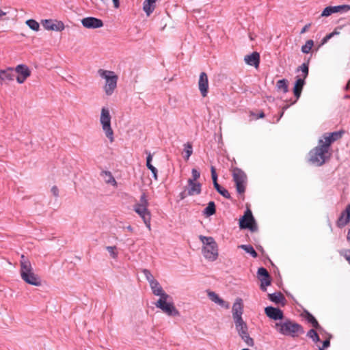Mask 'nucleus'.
<instances>
[{
  "label": "nucleus",
  "instance_id": "obj_1",
  "mask_svg": "<svg viewBox=\"0 0 350 350\" xmlns=\"http://www.w3.org/2000/svg\"><path fill=\"white\" fill-rule=\"evenodd\" d=\"M332 157V152L322 144L313 148L308 153V162L315 166H321Z\"/></svg>",
  "mask_w": 350,
  "mask_h": 350
},
{
  "label": "nucleus",
  "instance_id": "obj_2",
  "mask_svg": "<svg viewBox=\"0 0 350 350\" xmlns=\"http://www.w3.org/2000/svg\"><path fill=\"white\" fill-rule=\"evenodd\" d=\"M20 272L21 278L27 284L36 286H40L41 285L40 278L33 273L30 261L24 255H22L21 257Z\"/></svg>",
  "mask_w": 350,
  "mask_h": 350
},
{
  "label": "nucleus",
  "instance_id": "obj_3",
  "mask_svg": "<svg viewBox=\"0 0 350 350\" xmlns=\"http://www.w3.org/2000/svg\"><path fill=\"white\" fill-rule=\"evenodd\" d=\"M274 327L279 333L285 336L295 337L298 336V334H302L304 333V329L300 324L288 319L283 323H275Z\"/></svg>",
  "mask_w": 350,
  "mask_h": 350
},
{
  "label": "nucleus",
  "instance_id": "obj_4",
  "mask_svg": "<svg viewBox=\"0 0 350 350\" xmlns=\"http://www.w3.org/2000/svg\"><path fill=\"white\" fill-rule=\"evenodd\" d=\"M203 243L202 253L205 258L214 261L218 256V247L214 238L212 237L200 236Z\"/></svg>",
  "mask_w": 350,
  "mask_h": 350
},
{
  "label": "nucleus",
  "instance_id": "obj_5",
  "mask_svg": "<svg viewBox=\"0 0 350 350\" xmlns=\"http://www.w3.org/2000/svg\"><path fill=\"white\" fill-rule=\"evenodd\" d=\"M99 76L105 79L104 90L107 96H111L117 87L118 75L113 71L99 69L98 70Z\"/></svg>",
  "mask_w": 350,
  "mask_h": 350
},
{
  "label": "nucleus",
  "instance_id": "obj_6",
  "mask_svg": "<svg viewBox=\"0 0 350 350\" xmlns=\"http://www.w3.org/2000/svg\"><path fill=\"white\" fill-rule=\"evenodd\" d=\"M232 177L237 193L244 196L247 179L246 174L241 169L235 167L232 171Z\"/></svg>",
  "mask_w": 350,
  "mask_h": 350
},
{
  "label": "nucleus",
  "instance_id": "obj_7",
  "mask_svg": "<svg viewBox=\"0 0 350 350\" xmlns=\"http://www.w3.org/2000/svg\"><path fill=\"white\" fill-rule=\"evenodd\" d=\"M111 116L109 110L107 107H103L101 109L100 122L106 137L109 139L110 142H113L114 137L113 131L111 126Z\"/></svg>",
  "mask_w": 350,
  "mask_h": 350
},
{
  "label": "nucleus",
  "instance_id": "obj_8",
  "mask_svg": "<svg viewBox=\"0 0 350 350\" xmlns=\"http://www.w3.org/2000/svg\"><path fill=\"white\" fill-rule=\"evenodd\" d=\"M239 226L241 230H250L251 232H257L258 226L252 211L247 208L244 215L239 219Z\"/></svg>",
  "mask_w": 350,
  "mask_h": 350
},
{
  "label": "nucleus",
  "instance_id": "obj_9",
  "mask_svg": "<svg viewBox=\"0 0 350 350\" xmlns=\"http://www.w3.org/2000/svg\"><path fill=\"white\" fill-rule=\"evenodd\" d=\"M345 133V131L341 129L338 131H334L332 133H325L323 135V137L324 139H320L319 140V144H322L327 148L330 150V147L332 144L336 142L337 140L340 139Z\"/></svg>",
  "mask_w": 350,
  "mask_h": 350
},
{
  "label": "nucleus",
  "instance_id": "obj_10",
  "mask_svg": "<svg viewBox=\"0 0 350 350\" xmlns=\"http://www.w3.org/2000/svg\"><path fill=\"white\" fill-rule=\"evenodd\" d=\"M157 308L161 309L163 312L171 317L180 316L179 311L176 308L172 302H163V301H157L155 303Z\"/></svg>",
  "mask_w": 350,
  "mask_h": 350
},
{
  "label": "nucleus",
  "instance_id": "obj_11",
  "mask_svg": "<svg viewBox=\"0 0 350 350\" xmlns=\"http://www.w3.org/2000/svg\"><path fill=\"white\" fill-rule=\"evenodd\" d=\"M257 277L261 282L260 288L262 291H267V286L271 284V277L265 267H260L257 271Z\"/></svg>",
  "mask_w": 350,
  "mask_h": 350
},
{
  "label": "nucleus",
  "instance_id": "obj_12",
  "mask_svg": "<svg viewBox=\"0 0 350 350\" xmlns=\"http://www.w3.org/2000/svg\"><path fill=\"white\" fill-rule=\"evenodd\" d=\"M133 210L142 218L146 226L150 229L151 215L148 209V206L135 204Z\"/></svg>",
  "mask_w": 350,
  "mask_h": 350
},
{
  "label": "nucleus",
  "instance_id": "obj_13",
  "mask_svg": "<svg viewBox=\"0 0 350 350\" xmlns=\"http://www.w3.org/2000/svg\"><path fill=\"white\" fill-rule=\"evenodd\" d=\"M14 72L18 75L16 77V81L20 84L23 83L26 79L31 75V70L25 64L18 65L15 68Z\"/></svg>",
  "mask_w": 350,
  "mask_h": 350
},
{
  "label": "nucleus",
  "instance_id": "obj_14",
  "mask_svg": "<svg viewBox=\"0 0 350 350\" xmlns=\"http://www.w3.org/2000/svg\"><path fill=\"white\" fill-rule=\"evenodd\" d=\"M83 26L87 29H97L103 26L101 19L92 16L84 18L81 20Z\"/></svg>",
  "mask_w": 350,
  "mask_h": 350
},
{
  "label": "nucleus",
  "instance_id": "obj_15",
  "mask_svg": "<svg viewBox=\"0 0 350 350\" xmlns=\"http://www.w3.org/2000/svg\"><path fill=\"white\" fill-rule=\"evenodd\" d=\"M265 313L267 317L275 321L282 320L284 319L283 311L279 308L267 306L265 308Z\"/></svg>",
  "mask_w": 350,
  "mask_h": 350
},
{
  "label": "nucleus",
  "instance_id": "obj_16",
  "mask_svg": "<svg viewBox=\"0 0 350 350\" xmlns=\"http://www.w3.org/2000/svg\"><path fill=\"white\" fill-rule=\"evenodd\" d=\"M232 317L234 321L242 320V314L243 312V305L241 299H237L234 303L232 308Z\"/></svg>",
  "mask_w": 350,
  "mask_h": 350
},
{
  "label": "nucleus",
  "instance_id": "obj_17",
  "mask_svg": "<svg viewBox=\"0 0 350 350\" xmlns=\"http://www.w3.org/2000/svg\"><path fill=\"white\" fill-rule=\"evenodd\" d=\"M305 84H306V81L304 79H301L299 77H296V80L294 83V87L293 88V94L296 99L294 101H293L291 103V105L295 104L297 101V100L300 98L302 90H303Z\"/></svg>",
  "mask_w": 350,
  "mask_h": 350
},
{
  "label": "nucleus",
  "instance_id": "obj_18",
  "mask_svg": "<svg viewBox=\"0 0 350 350\" xmlns=\"http://www.w3.org/2000/svg\"><path fill=\"white\" fill-rule=\"evenodd\" d=\"M198 88L203 97L207 96L208 91V80L206 72H202L198 81Z\"/></svg>",
  "mask_w": 350,
  "mask_h": 350
},
{
  "label": "nucleus",
  "instance_id": "obj_19",
  "mask_svg": "<svg viewBox=\"0 0 350 350\" xmlns=\"http://www.w3.org/2000/svg\"><path fill=\"white\" fill-rule=\"evenodd\" d=\"M15 75L12 68H8L5 70H0V80L1 83H8L9 81H14Z\"/></svg>",
  "mask_w": 350,
  "mask_h": 350
},
{
  "label": "nucleus",
  "instance_id": "obj_20",
  "mask_svg": "<svg viewBox=\"0 0 350 350\" xmlns=\"http://www.w3.org/2000/svg\"><path fill=\"white\" fill-rule=\"evenodd\" d=\"M244 60L247 65L258 68L260 64V54L254 51L250 55H245Z\"/></svg>",
  "mask_w": 350,
  "mask_h": 350
},
{
  "label": "nucleus",
  "instance_id": "obj_21",
  "mask_svg": "<svg viewBox=\"0 0 350 350\" xmlns=\"http://www.w3.org/2000/svg\"><path fill=\"white\" fill-rule=\"evenodd\" d=\"M187 194L189 196L199 195L201 193V183L196 182L193 180L189 179Z\"/></svg>",
  "mask_w": 350,
  "mask_h": 350
},
{
  "label": "nucleus",
  "instance_id": "obj_22",
  "mask_svg": "<svg viewBox=\"0 0 350 350\" xmlns=\"http://www.w3.org/2000/svg\"><path fill=\"white\" fill-rule=\"evenodd\" d=\"M304 317L306 319V321L310 323L313 327H314L316 329L319 330V332L323 331V328L320 325L317 320L315 319V317L308 310H304Z\"/></svg>",
  "mask_w": 350,
  "mask_h": 350
},
{
  "label": "nucleus",
  "instance_id": "obj_23",
  "mask_svg": "<svg viewBox=\"0 0 350 350\" xmlns=\"http://www.w3.org/2000/svg\"><path fill=\"white\" fill-rule=\"evenodd\" d=\"M208 296L209 299L212 301L215 302V304H219L221 307H224V308H229V304L227 303L224 299H222L221 298H220L219 296L217 293H215V292L209 291L208 293Z\"/></svg>",
  "mask_w": 350,
  "mask_h": 350
},
{
  "label": "nucleus",
  "instance_id": "obj_24",
  "mask_svg": "<svg viewBox=\"0 0 350 350\" xmlns=\"http://www.w3.org/2000/svg\"><path fill=\"white\" fill-rule=\"evenodd\" d=\"M269 299L271 301L278 304H285L286 299L281 292L273 293L268 295Z\"/></svg>",
  "mask_w": 350,
  "mask_h": 350
},
{
  "label": "nucleus",
  "instance_id": "obj_25",
  "mask_svg": "<svg viewBox=\"0 0 350 350\" xmlns=\"http://www.w3.org/2000/svg\"><path fill=\"white\" fill-rule=\"evenodd\" d=\"M234 324H235V327L238 332L239 336L243 335V334H246V333H248L247 325L246 322H245L243 321V319L239 320V321H236L234 322Z\"/></svg>",
  "mask_w": 350,
  "mask_h": 350
},
{
  "label": "nucleus",
  "instance_id": "obj_26",
  "mask_svg": "<svg viewBox=\"0 0 350 350\" xmlns=\"http://www.w3.org/2000/svg\"><path fill=\"white\" fill-rule=\"evenodd\" d=\"M155 0H145L143 3V10L148 16H149L154 10Z\"/></svg>",
  "mask_w": 350,
  "mask_h": 350
},
{
  "label": "nucleus",
  "instance_id": "obj_27",
  "mask_svg": "<svg viewBox=\"0 0 350 350\" xmlns=\"http://www.w3.org/2000/svg\"><path fill=\"white\" fill-rule=\"evenodd\" d=\"M350 221V217L345 213L342 211L340 213V215L338 218L336 224V226L339 228H342L345 227L348 223Z\"/></svg>",
  "mask_w": 350,
  "mask_h": 350
},
{
  "label": "nucleus",
  "instance_id": "obj_28",
  "mask_svg": "<svg viewBox=\"0 0 350 350\" xmlns=\"http://www.w3.org/2000/svg\"><path fill=\"white\" fill-rule=\"evenodd\" d=\"M65 26L61 21H53L52 24L50 26L46 27V30L62 31L64 29Z\"/></svg>",
  "mask_w": 350,
  "mask_h": 350
},
{
  "label": "nucleus",
  "instance_id": "obj_29",
  "mask_svg": "<svg viewBox=\"0 0 350 350\" xmlns=\"http://www.w3.org/2000/svg\"><path fill=\"white\" fill-rule=\"evenodd\" d=\"M216 206L213 201H210L207 206L203 211V215L206 217H210L215 214Z\"/></svg>",
  "mask_w": 350,
  "mask_h": 350
},
{
  "label": "nucleus",
  "instance_id": "obj_30",
  "mask_svg": "<svg viewBox=\"0 0 350 350\" xmlns=\"http://www.w3.org/2000/svg\"><path fill=\"white\" fill-rule=\"evenodd\" d=\"M276 88L278 90H281L284 93L288 91V81L286 79H280L276 83Z\"/></svg>",
  "mask_w": 350,
  "mask_h": 350
},
{
  "label": "nucleus",
  "instance_id": "obj_31",
  "mask_svg": "<svg viewBox=\"0 0 350 350\" xmlns=\"http://www.w3.org/2000/svg\"><path fill=\"white\" fill-rule=\"evenodd\" d=\"M149 284L152 289V293L154 295H159V294H161V292H163V289L157 280L150 282Z\"/></svg>",
  "mask_w": 350,
  "mask_h": 350
},
{
  "label": "nucleus",
  "instance_id": "obj_32",
  "mask_svg": "<svg viewBox=\"0 0 350 350\" xmlns=\"http://www.w3.org/2000/svg\"><path fill=\"white\" fill-rule=\"evenodd\" d=\"M184 152H185V155H184V159L185 161H188L190 156L193 153V146H192V144L191 142H187L186 144H184V150H183Z\"/></svg>",
  "mask_w": 350,
  "mask_h": 350
},
{
  "label": "nucleus",
  "instance_id": "obj_33",
  "mask_svg": "<svg viewBox=\"0 0 350 350\" xmlns=\"http://www.w3.org/2000/svg\"><path fill=\"white\" fill-rule=\"evenodd\" d=\"M239 247L243 250L246 253L250 254L253 258H257L258 254L251 245H241Z\"/></svg>",
  "mask_w": 350,
  "mask_h": 350
},
{
  "label": "nucleus",
  "instance_id": "obj_34",
  "mask_svg": "<svg viewBox=\"0 0 350 350\" xmlns=\"http://www.w3.org/2000/svg\"><path fill=\"white\" fill-rule=\"evenodd\" d=\"M214 188L224 198L228 200L231 199V196L228 191L224 188L223 187H221L219 184L218 185L215 186Z\"/></svg>",
  "mask_w": 350,
  "mask_h": 350
},
{
  "label": "nucleus",
  "instance_id": "obj_35",
  "mask_svg": "<svg viewBox=\"0 0 350 350\" xmlns=\"http://www.w3.org/2000/svg\"><path fill=\"white\" fill-rule=\"evenodd\" d=\"M334 13H344L347 12L350 10V5H335L332 6Z\"/></svg>",
  "mask_w": 350,
  "mask_h": 350
},
{
  "label": "nucleus",
  "instance_id": "obj_36",
  "mask_svg": "<svg viewBox=\"0 0 350 350\" xmlns=\"http://www.w3.org/2000/svg\"><path fill=\"white\" fill-rule=\"evenodd\" d=\"M26 25L32 30L38 31L40 29L39 23L34 19H28L25 22Z\"/></svg>",
  "mask_w": 350,
  "mask_h": 350
},
{
  "label": "nucleus",
  "instance_id": "obj_37",
  "mask_svg": "<svg viewBox=\"0 0 350 350\" xmlns=\"http://www.w3.org/2000/svg\"><path fill=\"white\" fill-rule=\"evenodd\" d=\"M306 336L311 338L314 342H320V338L317 332V331L314 329H310L308 332Z\"/></svg>",
  "mask_w": 350,
  "mask_h": 350
},
{
  "label": "nucleus",
  "instance_id": "obj_38",
  "mask_svg": "<svg viewBox=\"0 0 350 350\" xmlns=\"http://www.w3.org/2000/svg\"><path fill=\"white\" fill-rule=\"evenodd\" d=\"M314 45V41L312 40H308L306 44L301 46V52L303 53H309Z\"/></svg>",
  "mask_w": 350,
  "mask_h": 350
},
{
  "label": "nucleus",
  "instance_id": "obj_39",
  "mask_svg": "<svg viewBox=\"0 0 350 350\" xmlns=\"http://www.w3.org/2000/svg\"><path fill=\"white\" fill-rule=\"evenodd\" d=\"M301 70L302 72V78L304 80L307 78L309 73L308 64L307 63H303L298 68L297 71Z\"/></svg>",
  "mask_w": 350,
  "mask_h": 350
},
{
  "label": "nucleus",
  "instance_id": "obj_40",
  "mask_svg": "<svg viewBox=\"0 0 350 350\" xmlns=\"http://www.w3.org/2000/svg\"><path fill=\"white\" fill-rule=\"evenodd\" d=\"M241 339L245 342V344L249 347H253L254 345V341L252 338L250 336L249 333H246V334H243L239 336Z\"/></svg>",
  "mask_w": 350,
  "mask_h": 350
},
{
  "label": "nucleus",
  "instance_id": "obj_41",
  "mask_svg": "<svg viewBox=\"0 0 350 350\" xmlns=\"http://www.w3.org/2000/svg\"><path fill=\"white\" fill-rule=\"evenodd\" d=\"M211 178H212V180H213V187L218 185H219V183L217 182L218 176H217L216 170L214 166H211Z\"/></svg>",
  "mask_w": 350,
  "mask_h": 350
},
{
  "label": "nucleus",
  "instance_id": "obj_42",
  "mask_svg": "<svg viewBox=\"0 0 350 350\" xmlns=\"http://www.w3.org/2000/svg\"><path fill=\"white\" fill-rule=\"evenodd\" d=\"M332 14H334L333 7L331 5L327 6L323 10V12L321 14V16L327 17V16H329L330 15H332Z\"/></svg>",
  "mask_w": 350,
  "mask_h": 350
},
{
  "label": "nucleus",
  "instance_id": "obj_43",
  "mask_svg": "<svg viewBox=\"0 0 350 350\" xmlns=\"http://www.w3.org/2000/svg\"><path fill=\"white\" fill-rule=\"evenodd\" d=\"M142 273L145 275V277H146V280H148V282H149V284H150V282L156 280L154 278L153 275H152L151 272L148 269H143Z\"/></svg>",
  "mask_w": 350,
  "mask_h": 350
},
{
  "label": "nucleus",
  "instance_id": "obj_44",
  "mask_svg": "<svg viewBox=\"0 0 350 350\" xmlns=\"http://www.w3.org/2000/svg\"><path fill=\"white\" fill-rule=\"evenodd\" d=\"M117 249L116 246H107L106 250L109 252L110 256L113 258H116L118 256V252L116 251Z\"/></svg>",
  "mask_w": 350,
  "mask_h": 350
},
{
  "label": "nucleus",
  "instance_id": "obj_45",
  "mask_svg": "<svg viewBox=\"0 0 350 350\" xmlns=\"http://www.w3.org/2000/svg\"><path fill=\"white\" fill-rule=\"evenodd\" d=\"M331 338H332V335L328 334L327 338L323 341V346L321 347H319V350H320V349L325 350V349L328 348L330 346Z\"/></svg>",
  "mask_w": 350,
  "mask_h": 350
},
{
  "label": "nucleus",
  "instance_id": "obj_46",
  "mask_svg": "<svg viewBox=\"0 0 350 350\" xmlns=\"http://www.w3.org/2000/svg\"><path fill=\"white\" fill-rule=\"evenodd\" d=\"M340 254L347 260L350 265V250H345L340 252Z\"/></svg>",
  "mask_w": 350,
  "mask_h": 350
},
{
  "label": "nucleus",
  "instance_id": "obj_47",
  "mask_svg": "<svg viewBox=\"0 0 350 350\" xmlns=\"http://www.w3.org/2000/svg\"><path fill=\"white\" fill-rule=\"evenodd\" d=\"M160 298L158 299V301H163V302H167V300L170 298V296L167 294L163 290V292H161V294H159Z\"/></svg>",
  "mask_w": 350,
  "mask_h": 350
},
{
  "label": "nucleus",
  "instance_id": "obj_48",
  "mask_svg": "<svg viewBox=\"0 0 350 350\" xmlns=\"http://www.w3.org/2000/svg\"><path fill=\"white\" fill-rule=\"evenodd\" d=\"M137 204H143L146 206H148V200L146 198V195L145 193H143L140 197V200H139V202H138Z\"/></svg>",
  "mask_w": 350,
  "mask_h": 350
},
{
  "label": "nucleus",
  "instance_id": "obj_49",
  "mask_svg": "<svg viewBox=\"0 0 350 350\" xmlns=\"http://www.w3.org/2000/svg\"><path fill=\"white\" fill-rule=\"evenodd\" d=\"M191 174H192V178H190V179L193 180L194 181H196L197 179H198L200 176V172L195 168L192 169Z\"/></svg>",
  "mask_w": 350,
  "mask_h": 350
},
{
  "label": "nucleus",
  "instance_id": "obj_50",
  "mask_svg": "<svg viewBox=\"0 0 350 350\" xmlns=\"http://www.w3.org/2000/svg\"><path fill=\"white\" fill-rule=\"evenodd\" d=\"M52 19H45L42 21V24L45 29H46L47 26H50L52 24Z\"/></svg>",
  "mask_w": 350,
  "mask_h": 350
},
{
  "label": "nucleus",
  "instance_id": "obj_51",
  "mask_svg": "<svg viewBox=\"0 0 350 350\" xmlns=\"http://www.w3.org/2000/svg\"><path fill=\"white\" fill-rule=\"evenodd\" d=\"M332 37V36L330 35V33L326 35L322 40H321V44H319V46L325 44V43H327L328 42V40L329 39H331Z\"/></svg>",
  "mask_w": 350,
  "mask_h": 350
},
{
  "label": "nucleus",
  "instance_id": "obj_52",
  "mask_svg": "<svg viewBox=\"0 0 350 350\" xmlns=\"http://www.w3.org/2000/svg\"><path fill=\"white\" fill-rule=\"evenodd\" d=\"M145 153L147 154V157H146V164L151 163L152 160V154L150 153V151H148L147 150H145Z\"/></svg>",
  "mask_w": 350,
  "mask_h": 350
},
{
  "label": "nucleus",
  "instance_id": "obj_53",
  "mask_svg": "<svg viewBox=\"0 0 350 350\" xmlns=\"http://www.w3.org/2000/svg\"><path fill=\"white\" fill-rule=\"evenodd\" d=\"M342 29V26H338L336 27L334 30L330 33V35L332 37L340 34V30Z\"/></svg>",
  "mask_w": 350,
  "mask_h": 350
},
{
  "label": "nucleus",
  "instance_id": "obj_54",
  "mask_svg": "<svg viewBox=\"0 0 350 350\" xmlns=\"http://www.w3.org/2000/svg\"><path fill=\"white\" fill-rule=\"evenodd\" d=\"M51 192L55 197L59 196V189L57 186L54 185L51 188Z\"/></svg>",
  "mask_w": 350,
  "mask_h": 350
},
{
  "label": "nucleus",
  "instance_id": "obj_55",
  "mask_svg": "<svg viewBox=\"0 0 350 350\" xmlns=\"http://www.w3.org/2000/svg\"><path fill=\"white\" fill-rule=\"evenodd\" d=\"M188 196H189V195L187 194V191L185 189L184 191H183L182 192L180 193V194H179L180 200H184Z\"/></svg>",
  "mask_w": 350,
  "mask_h": 350
},
{
  "label": "nucleus",
  "instance_id": "obj_56",
  "mask_svg": "<svg viewBox=\"0 0 350 350\" xmlns=\"http://www.w3.org/2000/svg\"><path fill=\"white\" fill-rule=\"evenodd\" d=\"M252 116H256V119L262 118L265 116V113L262 111H260L258 113H252Z\"/></svg>",
  "mask_w": 350,
  "mask_h": 350
},
{
  "label": "nucleus",
  "instance_id": "obj_57",
  "mask_svg": "<svg viewBox=\"0 0 350 350\" xmlns=\"http://www.w3.org/2000/svg\"><path fill=\"white\" fill-rule=\"evenodd\" d=\"M146 167L148 170H150L152 172H154L156 171V170H157L154 166H153L152 165V163H149V164H146Z\"/></svg>",
  "mask_w": 350,
  "mask_h": 350
},
{
  "label": "nucleus",
  "instance_id": "obj_58",
  "mask_svg": "<svg viewBox=\"0 0 350 350\" xmlns=\"http://www.w3.org/2000/svg\"><path fill=\"white\" fill-rule=\"evenodd\" d=\"M106 174H107L109 176V179L107 180V183H111V180L116 183V180L112 176L111 172H105Z\"/></svg>",
  "mask_w": 350,
  "mask_h": 350
},
{
  "label": "nucleus",
  "instance_id": "obj_59",
  "mask_svg": "<svg viewBox=\"0 0 350 350\" xmlns=\"http://www.w3.org/2000/svg\"><path fill=\"white\" fill-rule=\"evenodd\" d=\"M343 211L346 215L350 217V204L346 206L345 209Z\"/></svg>",
  "mask_w": 350,
  "mask_h": 350
},
{
  "label": "nucleus",
  "instance_id": "obj_60",
  "mask_svg": "<svg viewBox=\"0 0 350 350\" xmlns=\"http://www.w3.org/2000/svg\"><path fill=\"white\" fill-rule=\"evenodd\" d=\"M310 26V23H309V24L306 25L302 28V29L301 30V32H300V33H305L306 31H308V29H309Z\"/></svg>",
  "mask_w": 350,
  "mask_h": 350
},
{
  "label": "nucleus",
  "instance_id": "obj_61",
  "mask_svg": "<svg viewBox=\"0 0 350 350\" xmlns=\"http://www.w3.org/2000/svg\"><path fill=\"white\" fill-rule=\"evenodd\" d=\"M112 1L115 8H118L120 7V0H112Z\"/></svg>",
  "mask_w": 350,
  "mask_h": 350
},
{
  "label": "nucleus",
  "instance_id": "obj_62",
  "mask_svg": "<svg viewBox=\"0 0 350 350\" xmlns=\"http://www.w3.org/2000/svg\"><path fill=\"white\" fill-rule=\"evenodd\" d=\"M350 90V79L348 81L347 83L346 84L345 87V90L348 91Z\"/></svg>",
  "mask_w": 350,
  "mask_h": 350
},
{
  "label": "nucleus",
  "instance_id": "obj_63",
  "mask_svg": "<svg viewBox=\"0 0 350 350\" xmlns=\"http://www.w3.org/2000/svg\"><path fill=\"white\" fill-rule=\"evenodd\" d=\"M157 170H156L155 172H152V177L155 179V180H157Z\"/></svg>",
  "mask_w": 350,
  "mask_h": 350
},
{
  "label": "nucleus",
  "instance_id": "obj_64",
  "mask_svg": "<svg viewBox=\"0 0 350 350\" xmlns=\"http://www.w3.org/2000/svg\"><path fill=\"white\" fill-rule=\"evenodd\" d=\"M347 239L348 241L350 242V229L348 230L347 235Z\"/></svg>",
  "mask_w": 350,
  "mask_h": 350
}]
</instances>
